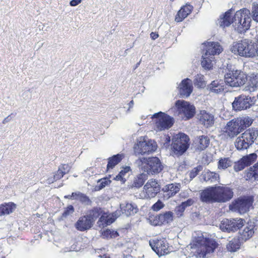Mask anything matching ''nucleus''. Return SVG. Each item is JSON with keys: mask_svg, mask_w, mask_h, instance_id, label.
I'll use <instances>...</instances> for the list:
<instances>
[{"mask_svg": "<svg viewBox=\"0 0 258 258\" xmlns=\"http://www.w3.org/2000/svg\"><path fill=\"white\" fill-rule=\"evenodd\" d=\"M175 107L178 113L182 114L187 119L192 117L196 112L195 106L184 100H179L176 101Z\"/></svg>", "mask_w": 258, "mask_h": 258, "instance_id": "ddd939ff", "label": "nucleus"}, {"mask_svg": "<svg viewBox=\"0 0 258 258\" xmlns=\"http://www.w3.org/2000/svg\"><path fill=\"white\" fill-rule=\"evenodd\" d=\"M210 91L216 94L222 92L224 90L223 81L215 80L213 81L209 86Z\"/></svg>", "mask_w": 258, "mask_h": 258, "instance_id": "7c9ffc66", "label": "nucleus"}, {"mask_svg": "<svg viewBox=\"0 0 258 258\" xmlns=\"http://www.w3.org/2000/svg\"><path fill=\"white\" fill-rule=\"evenodd\" d=\"M76 196H77V192H73L71 195L65 196L64 198L71 199V200H73V199L76 200Z\"/></svg>", "mask_w": 258, "mask_h": 258, "instance_id": "052dcab7", "label": "nucleus"}, {"mask_svg": "<svg viewBox=\"0 0 258 258\" xmlns=\"http://www.w3.org/2000/svg\"><path fill=\"white\" fill-rule=\"evenodd\" d=\"M102 236L104 238H115L118 234L116 231H111L110 230L107 229L104 231L102 233Z\"/></svg>", "mask_w": 258, "mask_h": 258, "instance_id": "a18cd8bd", "label": "nucleus"}, {"mask_svg": "<svg viewBox=\"0 0 258 258\" xmlns=\"http://www.w3.org/2000/svg\"><path fill=\"white\" fill-rule=\"evenodd\" d=\"M56 180L54 179V176H53V177H49L47 179V183L50 184L51 183H53L54 181H56Z\"/></svg>", "mask_w": 258, "mask_h": 258, "instance_id": "0e129e2a", "label": "nucleus"}, {"mask_svg": "<svg viewBox=\"0 0 258 258\" xmlns=\"http://www.w3.org/2000/svg\"><path fill=\"white\" fill-rule=\"evenodd\" d=\"M16 208V205L13 203H9L5 205L0 206V213L1 216L4 215H8L15 210Z\"/></svg>", "mask_w": 258, "mask_h": 258, "instance_id": "2f4dec72", "label": "nucleus"}, {"mask_svg": "<svg viewBox=\"0 0 258 258\" xmlns=\"http://www.w3.org/2000/svg\"><path fill=\"white\" fill-rule=\"evenodd\" d=\"M133 104H134V101H133V100H132L129 103V105H130V106H132L133 105Z\"/></svg>", "mask_w": 258, "mask_h": 258, "instance_id": "69168bd1", "label": "nucleus"}, {"mask_svg": "<svg viewBox=\"0 0 258 258\" xmlns=\"http://www.w3.org/2000/svg\"><path fill=\"white\" fill-rule=\"evenodd\" d=\"M253 201L250 197L238 199L229 206L230 210L240 214L246 213L252 206Z\"/></svg>", "mask_w": 258, "mask_h": 258, "instance_id": "1a4fd4ad", "label": "nucleus"}, {"mask_svg": "<svg viewBox=\"0 0 258 258\" xmlns=\"http://www.w3.org/2000/svg\"><path fill=\"white\" fill-rule=\"evenodd\" d=\"M231 51L235 55L245 58H253L258 56V48L251 40L247 39L233 42Z\"/></svg>", "mask_w": 258, "mask_h": 258, "instance_id": "7ed1b4c3", "label": "nucleus"}, {"mask_svg": "<svg viewBox=\"0 0 258 258\" xmlns=\"http://www.w3.org/2000/svg\"><path fill=\"white\" fill-rule=\"evenodd\" d=\"M249 130L250 131V132L251 133V134H254V140H255L258 136V130H255L253 129H249Z\"/></svg>", "mask_w": 258, "mask_h": 258, "instance_id": "680f3d73", "label": "nucleus"}, {"mask_svg": "<svg viewBox=\"0 0 258 258\" xmlns=\"http://www.w3.org/2000/svg\"><path fill=\"white\" fill-rule=\"evenodd\" d=\"M232 10L226 12L223 17L219 19V25L225 27L232 24L235 30L238 32H245L250 27V11L248 9H243L237 11L234 16Z\"/></svg>", "mask_w": 258, "mask_h": 258, "instance_id": "f257e3e1", "label": "nucleus"}, {"mask_svg": "<svg viewBox=\"0 0 258 258\" xmlns=\"http://www.w3.org/2000/svg\"><path fill=\"white\" fill-rule=\"evenodd\" d=\"M200 121L206 127L212 126L214 123V115L205 110L200 112Z\"/></svg>", "mask_w": 258, "mask_h": 258, "instance_id": "5701e85b", "label": "nucleus"}, {"mask_svg": "<svg viewBox=\"0 0 258 258\" xmlns=\"http://www.w3.org/2000/svg\"><path fill=\"white\" fill-rule=\"evenodd\" d=\"M114 179L116 180H120L122 183H124L125 181V179L123 178L122 175L119 173V174L114 177Z\"/></svg>", "mask_w": 258, "mask_h": 258, "instance_id": "13d9d810", "label": "nucleus"}, {"mask_svg": "<svg viewBox=\"0 0 258 258\" xmlns=\"http://www.w3.org/2000/svg\"><path fill=\"white\" fill-rule=\"evenodd\" d=\"M152 119L154 123V130L156 131L168 129L173 124V118L162 112L155 113Z\"/></svg>", "mask_w": 258, "mask_h": 258, "instance_id": "423d86ee", "label": "nucleus"}, {"mask_svg": "<svg viewBox=\"0 0 258 258\" xmlns=\"http://www.w3.org/2000/svg\"><path fill=\"white\" fill-rule=\"evenodd\" d=\"M246 81V74L238 70L230 71L225 75V83L232 87L242 86Z\"/></svg>", "mask_w": 258, "mask_h": 258, "instance_id": "6e6552de", "label": "nucleus"}, {"mask_svg": "<svg viewBox=\"0 0 258 258\" xmlns=\"http://www.w3.org/2000/svg\"><path fill=\"white\" fill-rule=\"evenodd\" d=\"M93 220L90 216L86 215L80 217L75 224V228L79 231H84L91 228Z\"/></svg>", "mask_w": 258, "mask_h": 258, "instance_id": "a211bd4d", "label": "nucleus"}, {"mask_svg": "<svg viewBox=\"0 0 258 258\" xmlns=\"http://www.w3.org/2000/svg\"><path fill=\"white\" fill-rule=\"evenodd\" d=\"M131 168L129 166H126L124 167L120 172L119 173L120 175H122L123 176L125 175V173H127L130 171Z\"/></svg>", "mask_w": 258, "mask_h": 258, "instance_id": "4d7b16f0", "label": "nucleus"}, {"mask_svg": "<svg viewBox=\"0 0 258 258\" xmlns=\"http://www.w3.org/2000/svg\"><path fill=\"white\" fill-rule=\"evenodd\" d=\"M244 221L242 219H224L221 221L220 228L221 230L229 232L237 231L244 225Z\"/></svg>", "mask_w": 258, "mask_h": 258, "instance_id": "f8f14e48", "label": "nucleus"}, {"mask_svg": "<svg viewBox=\"0 0 258 258\" xmlns=\"http://www.w3.org/2000/svg\"><path fill=\"white\" fill-rule=\"evenodd\" d=\"M210 140L208 137L202 136L199 137L196 141L197 148L200 150L205 149L209 145Z\"/></svg>", "mask_w": 258, "mask_h": 258, "instance_id": "72a5a7b5", "label": "nucleus"}, {"mask_svg": "<svg viewBox=\"0 0 258 258\" xmlns=\"http://www.w3.org/2000/svg\"><path fill=\"white\" fill-rule=\"evenodd\" d=\"M102 258H110L108 256L106 255H103L102 256H101Z\"/></svg>", "mask_w": 258, "mask_h": 258, "instance_id": "774afa93", "label": "nucleus"}, {"mask_svg": "<svg viewBox=\"0 0 258 258\" xmlns=\"http://www.w3.org/2000/svg\"><path fill=\"white\" fill-rule=\"evenodd\" d=\"M149 244L152 249L159 256L169 252L168 243L165 239L151 240Z\"/></svg>", "mask_w": 258, "mask_h": 258, "instance_id": "dca6fc26", "label": "nucleus"}, {"mask_svg": "<svg viewBox=\"0 0 258 258\" xmlns=\"http://www.w3.org/2000/svg\"><path fill=\"white\" fill-rule=\"evenodd\" d=\"M249 85L252 88V91L258 89V75L251 74L249 77Z\"/></svg>", "mask_w": 258, "mask_h": 258, "instance_id": "a19ab883", "label": "nucleus"}, {"mask_svg": "<svg viewBox=\"0 0 258 258\" xmlns=\"http://www.w3.org/2000/svg\"><path fill=\"white\" fill-rule=\"evenodd\" d=\"M257 157V156L255 153H252L243 157L241 159L243 160L246 166H248L253 163L256 160Z\"/></svg>", "mask_w": 258, "mask_h": 258, "instance_id": "ea45409f", "label": "nucleus"}, {"mask_svg": "<svg viewBox=\"0 0 258 258\" xmlns=\"http://www.w3.org/2000/svg\"><path fill=\"white\" fill-rule=\"evenodd\" d=\"M160 191V187L157 182L153 179H150L144 185L143 190L139 196L143 199L154 198Z\"/></svg>", "mask_w": 258, "mask_h": 258, "instance_id": "9b49d317", "label": "nucleus"}, {"mask_svg": "<svg viewBox=\"0 0 258 258\" xmlns=\"http://www.w3.org/2000/svg\"><path fill=\"white\" fill-rule=\"evenodd\" d=\"M201 64L203 68L206 70H211L213 66L214 56L205 53L203 54Z\"/></svg>", "mask_w": 258, "mask_h": 258, "instance_id": "cd10ccee", "label": "nucleus"}, {"mask_svg": "<svg viewBox=\"0 0 258 258\" xmlns=\"http://www.w3.org/2000/svg\"><path fill=\"white\" fill-rule=\"evenodd\" d=\"M217 203H225L230 200L233 196L232 188L225 185L215 186Z\"/></svg>", "mask_w": 258, "mask_h": 258, "instance_id": "2eb2a0df", "label": "nucleus"}, {"mask_svg": "<svg viewBox=\"0 0 258 258\" xmlns=\"http://www.w3.org/2000/svg\"><path fill=\"white\" fill-rule=\"evenodd\" d=\"M120 208L122 214L126 216H132L138 211L137 206L134 203L125 202L120 205Z\"/></svg>", "mask_w": 258, "mask_h": 258, "instance_id": "4be33fe9", "label": "nucleus"}, {"mask_svg": "<svg viewBox=\"0 0 258 258\" xmlns=\"http://www.w3.org/2000/svg\"><path fill=\"white\" fill-rule=\"evenodd\" d=\"M217 245L215 240L202 237L196 240L191 248L195 250L193 252L197 256L204 258L210 256L217 247Z\"/></svg>", "mask_w": 258, "mask_h": 258, "instance_id": "20e7f679", "label": "nucleus"}, {"mask_svg": "<svg viewBox=\"0 0 258 258\" xmlns=\"http://www.w3.org/2000/svg\"><path fill=\"white\" fill-rule=\"evenodd\" d=\"M146 179L147 177L145 174L142 173L139 174L135 178L131 187H140L142 186Z\"/></svg>", "mask_w": 258, "mask_h": 258, "instance_id": "e433bc0d", "label": "nucleus"}, {"mask_svg": "<svg viewBox=\"0 0 258 258\" xmlns=\"http://www.w3.org/2000/svg\"><path fill=\"white\" fill-rule=\"evenodd\" d=\"M206 46L205 53L212 56L219 54L223 50L222 47L218 42H208Z\"/></svg>", "mask_w": 258, "mask_h": 258, "instance_id": "393cba45", "label": "nucleus"}, {"mask_svg": "<svg viewBox=\"0 0 258 258\" xmlns=\"http://www.w3.org/2000/svg\"><path fill=\"white\" fill-rule=\"evenodd\" d=\"M240 248V242L238 239L233 238L229 241L227 244V248L228 251L235 252Z\"/></svg>", "mask_w": 258, "mask_h": 258, "instance_id": "c9c22d12", "label": "nucleus"}, {"mask_svg": "<svg viewBox=\"0 0 258 258\" xmlns=\"http://www.w3.org/2000/svg\"><path fill=\"white\" fill-rule=\"evenodd\" d=\"M123 157V154H118L113 156L112 157L109 158L107 165V169H112L115 165L120 162Z\"/></svg>", "mask_w": 258, "mask_h": 258, "instance_id": "473e14b6", "label": "nucleus"}, {"mask_svg": "<svg viewBox=\"0 0 258 258\" xmlns=\"http://www.w3.org/2000/svg\"><path fill=\"white\" fill-rule=\"evenodd\" d=\"M253 228V225L245 226L243 229L240 231V238L244 241L251 238L254 233Z\"/></svg>", "mask_w": 258, "mask_h": 258, "instance_id": "c85d7f7f", "label": "nucleus"}, {"mask_svg": "<svg viewBox=\"0 0 258 258\" xmlns=\"http://www.w3.org/2000/svg\"><path fill=\"white\" fill-rule=\"evenodd\" d=\"M252 17L254 21L258 22V4H253L252 7Z\"/></svg>", "mask_w": 258, "mask_h": 258, "instance_id": "de8ad7c7", "label": "nucleus"}, {"mask_svg": "<svg viewBox=\"0 0 258 258\" xmlns=\"http://www.w3.org/2000/svg\"><path fill=\"white\" fill-rule=\"evenodd\" d=\"M28 94H29V91H28V90H27V91H25L24 92V93H23V95H24V94L28 95Z\"/></svg>", "mask_w": 258, "mask_h": 258, "instance_id": "338daca9", "label": "nucleus"}, {"mask_svg": "<svg viewBox=\"0 0 258 258\" xmlns=\"http://www.w3.org/2000/svg\"><path fill=\"white\" fill-rule=\"evenodd\" d=\"M246 179L250 180H258V162L251 167L247 172Z\"/></svg>", "mask_w": 258, "mask_h": 258, "instance_id": "c756f323", "label": "nucleus"}, {"mask_svg": "<svg viewBox=\"0 0 258 258\" xmlns=\"http://www.w3.org/2000/svg\"><path fill=\"white\" fill-rule=\"evenodd\" d=\"M156 147V143L154 141L141 138L135 147V153L137 155L149 154L155 151Z\"/></svg>", "mask_w": 258, "mask_h": 258, "instance_id": "9d476101", "label": "nucleus"}, {"mask_svg": "<svg viewBox=\"0 0 258 258\" xmlns=\"http://www.w3.org/2000/svg\"><path fill=\"white\" fill-rule=\"evenodd\" d=\"M76 200H79L85 205H89L91 203L89 198L85 194L79 191L77 192Z\"/></svg>", "mask_w": 258, "mask_h": 258, "instance_id": "79ce46f5", "label": "nucleus"}, {"mask_svg": "<svg viewBox=\"0 0 258 258\" xmlns=\"http://www.w3.org/2000/svg\"><path fill=\"white\" fill-rule=\"evenodd\" d=\"M215 187H211L203 190L201 192V200L203 202L215 203L216 201Z\"/></svg>", "mask_w": 258, "mask_h": 258, "instance_id": "aec40b11", "label": "nucleus"}, {"mask_svg": "<svg viewBox=\"0 0 258 258\" xmlns=\"http://www.w3.org/2000/svg\"><path fill=\"white\" fill-rule=\"evenodd\" d=\"M204 180L207 182H214L219 179V175L211 171H206L203 175Z\"/></svg>", "mask_w": 258, "mask_h": 258, "instance_id": "4c0bfd02", "label": "nucleus"}, {"mask_svg": "<svg viewBox=\"0 0 258 258\" xmlns=\"http://www.w3.org/2000/svg\"><path fill=\"white\" fill-rule=\"evenodd\" d=\"M151 217H154L152 224L159 225L171 222L173 220V213L171 211H168L164 214H161L156 216H152Z\"/></svg>", "mask_w": 258, "mask_h": 258, "instance_id": "412c9836", "label": "nucleus"}, {"mask_svg": "<svg viewBox=\"0 0 258 258\" xmlns=\"http://www.w3.org/2000/svg\"><path fill=\"white\" fill-rule=\"evenodd\" d=\"M232 161L228 157L221 158L219 159L218 168L219 169H225L232 166Z\"/></svg>", "mask_w": 258, "mask_h": 258, "instance_id": "f704fd0d", "label": "nucleus"}, {"mask_svg": "<svg viewBox=\"0 0 258 258\" xmlns=\"http://www.w3.org/2000/svg\"><path fill=\"white\" fill-rule=\"evenodd\" d=\"M82 2V0H72L70 4L71 6L75 7L80 4Z\"/></svg>", "mask_w": 258, "mask_h": 258, "instance_id": "bf43d9fd", "label": "nucleus"}, {"mask_svg": "<svg viewBox=\"0 0 258 258\" xmlns=\"http://www.w3.org/2000/svg\"><path fill=\"white\" fill-rule=\"evenodd\" d=\"M137 163L141 170L148 174L158 173L163 169L160 159L156 157L140 158Z\"/></svg>", "mask_w": 258, "mask_h": 258, "instance_id": "39448f33", "label": "nucleus"}, {"mask_svg": "<svg viewBox=\"0 0 258 258\" xmlns=\"http://www.w3.org/2000/svg\"><path fill=\"white\" fill-rule=\"evenodd\" d=\"M246 165L244 163V161L242 159H241L239 161H238L234 166V169L235 171L237 172L240 170H243Z\"/></svg>", "mask_w": 258, "mask_h": 258, "instance_id": "49530a36", "label": "nucleus"}, {"mask_svg": "<svg viewBox=\"0 0 258 258\" xmlns=\"http://www.w3.org/2000/svg\"><path fill=\"white\" fill-rule=\"evenodd\" d=\"M252 123L248 116H239L228 121L223 128V134L227 138L233 139Z\"/></svg>", "mask_w": 258, "mask_h": 258, "instance_id": "f03ea898", "label": "nucleus"}, {"mask_svg": "<svg viewBox=\"0 0 258 258\" xmlns=\"http://www.w3.org/2000/svg\"><path fill=\"white\" fill-rule=\"evenodd\" d=\"M164 207V204L160 200H158L152 206V209L156 212L160 210Z\"/></svg>", "mask_w": 258, "mask_h": 258, "instance_id": "8fccbe9b", "label": "nucleus"}, {"mask_svg": "<svg viewBox=\"0 0 258 258\" xmlns=\"http://www.w3.org/2000/svg\"><path fill=\"white\" fill-rule=\"evenodd\" d=\"M180 95L182 97H188L192 92V81L189 79L183 80L178 86Z\"/></svg>", "mask_w": 258, "mask_h": 258, "instance_id": "6ab92c4d", "label": "nucleus"}, {"mask_svg": "<svg viewBox=\"0 0 258 258\" xmlns=\"http://www.w3.org/2000/svg\"><path fill=\"white\" fill-rule=\"evenodd\" d=\"M103 214V211L100 208H96L92 210L88 215L91 217L92 219L94 221V219H96L100 215H102Z\"/></svg>", "mask_w": 258, "mask_h": 258, "instance_id": "c03bdc74", "label": "nucleus"}, {"mask_svg": "<svg viewBox=\"0 0 258 258\" xmlns=\"http://www.w3.org/2000/svg\"><path fill=\"white\" fill-rule=\"evenodd\" d=\"M254 134H251L249 130L237 138L235 142V147L239 150L247 149L254 142Z\"/></svg>", "mask_w": 258, "mask_h": 258, "instance_id": "4468645a", "label": "nucleus"}, {"mask_svg": "<svg viewBox=\"0 0 258 258\" xmlns=\"http://www.w3.org/2000/svg\"><path fill=\"white\" fill-rule=\"evenodd\" d=\"M189 141L188 137L183 133L176 135L172 144L171 149L173 154L176 156L182 155L189 147Z\"/></svg>", "mask_w": 258, "mask_h": 258, "instance_id": "0eeeda50", "label": "nucleus"}, {"mask_svg": "<svg viewBox=\"0 0 258 258\" xmlns=\"http://www.w3.org/2000/svg\"><path fill=\"white\" fill-rule=\"evenodd\" d=\"M150 36H151V37L152 38V39L155 40V39H157L158 37L159 36H158V34H157L156 33H155V32H152L150 34Z\"/></svg>", "mask_w": 258, "mask_h": 258, "instance_id": "e2e57ef3", "label": "nucleus"}, {"mask_svg": "<svg viewBox=\"0 0 258 258\" xmlns=\"http://www.w3.org/2000/svg\"><path fill=\"white\" fill-rule=\"evenodd\" d=\"M58 169H60L63 174H66L70 171L71 167L69 164H63L60 165Z\"/></svg>", "mask_w": 258, "mask_h": 258, "instance_id": "864d4df0", "label": "nucleus"}, {"mask_svg": "<svg viewBox=\"0 0 258 258\" xmlns=\"http://www.w3.org/2000/svg\"><path fill=\"white\" fill-rule=\"evenodd\" d=\"M252 104L250 97L241 95L235 98L234 101L232 103V107L234 110L241 111L249 108Z\"/></svg>", "mask_w": 258, "mask_h": 258, "instance_id": "f3484780", "label": "nucleus"}, {"mask_svg": "<svg viewBox=\"0 0 258 258\" xmlns=\"http://www.w3.org/2000/svg\"><path fill=\"white\" fill-rule=\"evenodd\" d=\"M203 169L202 166H198L195 168H194L192 170L190 171L189 172V177L190 179H192L195 177L199 173V172L202 171Z\"/></svg>", "mask_w": 258, "mask_h": 258, "instance_id": "09e8293b", "label": "nucleus"}, {"mask_svg": "<svg viewBox=\"0 0 258 258\" xmlns=\"http://www.w3.org/2000/svg\"><path fill=\"white\" fill-rule=\"evenodd\" d=\"M64 174H63V172L59 169H58L57 172L53 175L54 176V179L57 180L62 178Z\"/></svg>", "mask_w": 258, "mask_h": 258, "instance_id": "5fc2aeb1", "label": "nucleus"}, {"mask_svg": "<svg viewBox=\"0 0 258 258\" xmlns=\"http://www.w3.org/2000/svg\"><path fill=\"white\" fill-rule=\"evenodd\" d=\"M194 201L192 200L188 199L186 201L182 202L180 205L185 209L186 207L192 205Z\"/></svg>", "mask_w": 258, "mask_h": 258, "instance_id": "6e6d98bb", "label": "nucleus"}, {"mask_svg": "<svg viewBox=\"0 0 258 258\" xmlns=\"http://www.w3.org/2000/svg\"><path fill=\"white\" fill-rule=\"evenodd\" d=\"M117 217V215L115 213L107 214L103 213L100 218L98 223L99 226L104 227L112 224L116 219Z\"/></svg>", "mask_w": 258, "mask_h": 258, "instance_id": "b1692460", "label": "nucleus"}, {"mask_svg": "<svg viewBox=\"0 0 258 258\" xmlns=\"http://www.w3.org/2000/svg\"><path fill=\"white\" fill-rule=\"evenodd\" d=\"M181 185L178 183H170L164 186L162 190L166 193V195L169 198L176 195L180 190Z\"/></svg>", "mask_w": 258, "mask_h": 258, "instance_id": "a878e982", "label": "nucleus"}, {"mask_svg": "<svg viewBox=\"0 0 258 258\" xmlns=\"http://www.w3.org/2000/svg\"><path fill=\"white\" fill-rule=\"evenodd\" d=\"M191 9L192 7L189 5L182 7L175 17V21L178 22L182 21L191 13Z\"/></svg>", "mask_w": 258, "mask_h": 258, "instance_id": "bb28decb", "label": "nucleus"}, {"mask_svg": "<svg viewBox=\"0 0 258 258\" xmlns=\"http://www.w3.org/2000/svg\"><path fill=\"white\" fill-rule=\"evenodd\" d=\"M74 212V208L73 206H69L64 210L62 214L63 217H67V216L72 215Z\"/></svg>", "mask_w": 258, "mask_h": 258, "instance_id": "3c124183", "label": "nucleus"}, {"mask_svg": "<svg viewBox=\"0 0 258 258\" xmlns=\"http://www.w3.org/2000/svg\"><path fill=\"white\" fill-rule=\"evenodd\" d=\"M185 209L181 205L176 207L175 208V213L178 217H180L183 215Z\"/></svg>", "mask_w": 258, "mask_h": 258, "instance_id": "603ef678", "label": "nucleus"}, {"mask_svg": "<svg viewBox=\"0 0 258 258\" xmlns=\"http://www.w3.org/2000/svg\"><path fill=\"white\" fill-rule=\"evenodd\" d=\"M111 180L109 178L105 177L99 179L97 181V184L95 186V190H100L104 188L106 186L109 185Z\"/></svg>", "mask_w": 258, "mask_h": 258, "instance_id": "58836bf2", "label": "nucleus"}, {"mask_svg": "<svg viewBox=\"0 0 258 258\" xmlns=\"http://www.w3.org/2000/svg\"><path fill=\"white\" fill-rule=\"evenodd\" d=\"M195 84L200 88H204L206 86L204 81V76L201 74H198L195 78Z\"/></svg>", "mask_w": 258, "mask_h": 258, "instance_id": "37998d69", "label": "nucleus"}]
</instances>
